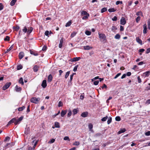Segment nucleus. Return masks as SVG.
Instances as JSON below:
<instances>
[{"label":"nucleus","mask_w":150,"mask_h":150,"mask_svg":"<svg viewBox=\"0 0 150 150\" xmlns=\"http://www.w3.org/2000/svg\"><path fill=\"white\" fill-rule=\"evenodd\" d=\"M122 1H117L116 2V4L117 5H118L119 4H122Z\"/></svg>","instance_id":"3c124183"},{"label":"nucleus","mask_w":150,"mask_h":150,"mask_svg":"<svg viewBox=\"0 0 150 150\" xmlns=\"http://www.w3.org/2000/svg\"><path fill=\"white\" fill-rule=\"evenodd\" d=\"M126 129L125 128L121 129L120 131L118 132V134H120L125 132Z\"/></svg>","instance_id":"412c9836"},{"label":"nucleus","mask_w":150,"mask_h":150,"mask_svg":"<svg viewBox=\"0 0 150 150\" xmlns=\"http://www.w3.org/2000/svg\"><path fill=\"white\" fill-rule=\"evenodd\" d=\"M81 59L80 57H75L71 59V62H76L79 61Z\"/></svg>","instance_id":"1a4fd4ad"},{"label":"nucleus","mask_w":150,"mask_h":150,"mask_svg":"<svg viewBox=\"0 0 150 150\" xmlns=\"http://www.w3.org/2000/svg\"><path fill=\"white\" fill-rule=\"evenodd\" d=\"M99 79V76H96L91 79L92 81H93L97 79Z\"/></svg>","instance_id":"338daca9"},{"label":"nucleus","mask_w":150,"mask_h":150,"mask_svg":"<svg viewBox=\"0 0 150 150\" xmlns=\"http://www.w3.org/2000/svg\"><path fill=\"white\" fill-rule=\"evenodd\" d=\"M69 74H70L69 71H67L66 72L65 76V79H67V78L68 77V76H69Z\"/></svg>","instance_id":"49530a36"},{"label":"nucleus","mask_w":150,"mask_h":150,"mask_svg":"<svg viewBox=\"0 0 150 150\" xmlns=\"http://www.w3.org/2000/svg\"><path fill=\"white\" fill-rule=\"evenodd\" d=\"M99 37L100 40L102 42H105L106 40V36L103 33H98Z\"/></svg>","instance_id":"f03ea898"},{"label":"nucleus","mask_w":150,"mask_h":150,"mask_svg":"<svg viewBox=\"0 0 150 150\" xmlns=\"http://www.w3.org/2000/svg\"><path fill=\"white\" fill-rule=\"evenodd\" d=\"M145 103L147 105L150 104V99L146 100V101Z\"/></svg>","instance_id":"0e129e2a"},{"label":"nucleus","mask_w":150,"mask_h":150,"mask_svg":"<svg viewBox=\"0 0 150 150\" xmlns=\"http://www.w3.org/2000/svg\"><path fill=\"white\" fill-rule=\"evenodd\" d=\"M88 114V112H82L81 116L83 117H87Z\"/></svg>","instance_id":"9d476101"},{"label":"nucleus","mask_w":150,"mask_h":150,"mask_svg":"<svg viewBox=\"0 0 150 150\" xmlns=\"http://www.w3.org/2000/svg\"><path fill=\"white\" fill-rule=\"evenodd\" d=\"M54 126L55 127L59 128L60 125L59 123L57 122H55L54 123Z\"/></svg>","instance_id":"7c9ffc66"},{"label":"nucleus","mask_w":150,"mask_h":150,"mask_svg":"<svg viewBox=\"0 0 150 150\" xmlns=\"http://www.w3.org/2000/svg\"><path fill=\"white\" fill-rule=\"evenodd\" d=\"M75 74V73H73L71 75H70V80L71 81L72 80L73 76Z\"/></svg>","instance_id":"6e6d98bb"},{"label":"nucleus","mask_w":150,"mask_h":150,"mask_svg":"<svg viewBox=\"0 0 150 150\" xmlns=\"http://www.w3.org/2000/svg\"><path fill=\"white\" fill-rule=\"evenodd\" d=\"M120 38V36L119 34H117L115 36V38L116 39H119Z\"/></svg>","instance_id":"2f4dec72"},{"label":"nucleus","mask_w":150,"mask_h":150,"mask_svg":"<svg viewBox=\"0 0 150 150\" xmlns=\"http://www.w3.org/2000/svg\"><path fill=\"white\" fill-rule=\"evenodd\" d=\"M136 41L139 44L142 45V40L140 39L139 37H137L136 38Z\"/></svg>","instance_id":"dca6fc26"},{"label":"nucleus","mask_w":150,"mask_h":150,"mask_svg":"<svg viewBox=\"0 0 150 150\" xmlns=\"http://www.w3.org/2000/svg\"><path fill=\"white\" fill-rule=\"evenodd\" d=\"M46 82L47 81L46 80H44L43 81L41 84V86L43 88H45L47 86V84Z\"/></svg>","instance_id":"0eeeda50"},{"label":"nucleus","mask_w":150,"mask_h":150,"mask_svg":"<svg viewBox=\"0 0 150 150\" xmlns=\"http://www.w3.org/2000/svg\"><path fill=\"white\" fill-rule=\"evenodd\" d=\"M11 83L10 82L7 83L3 87V90H5L8 88L11 85Z\"/></svg>","instance_id":"20e7f679"},{"label":"nucleus","mask_w":150,"mask_h":150,"mask_svg":"<svg viewBox=\"0 0 150 150\" xmlns=\"http://www.w3.org/2000/svg\"><path fill=\"white\" fill-rule=\"evenodd\" d=\"M71 20L69 21L66 24L65 26L66 27H68L70 26L71 25Z\"/></svg>","instance_id":"c85d7f7f"},{"label":"nucleus","mask_w":150,"mask_h":150,"mask_svg":"<svg viewBox=\"0 0 150 150\" xmlns=\"http://www.w3.org/2000/svg\"><path fill=\"white\" fill-rule=\"evenodd\" d=\"M13 29L14 30L18 31L20 29V27L18 26H13Z\"/></svg>","instance_id":"b1692460"},{"label":"nucleus","mask_w":150,"mask_h":150,"mask_svg":"<svg viewBox=\"0 0 150 150\" xmlns=\"http://www.w3.org/2000/svg\"><path fill=\"white\" fill-rule=\"evenodd\" d=\"M88 127L89 129V130L91 131V132H93V130L92 129V128L93 127V125L91 123L89 124Z\"/></svg>","instance_id":"4468645a"},{"label":"nucleus","mask_w":150,"mask_h":150,"mask_svg":"<svg viewBox=\"0 0 150 150\" xmlns=\"http://www.w3.org/2000/svg\"><path fill=\"white\" fill-rule=\"evenodd\" d=\"M126 23V22L125 18L124 17H122L120 21V24L122 25H124Z\"/></svg>","instance_id":"423d86ee"},{"label":"nucleus","mask_w":150,"mask_h":150,"mask_svg":"<svg viewBox=\"0 0 150 150\" xmlns=\"http://www.w3.org/2000/svg\"><path fill=\"white\" fill-rule=\"evenodd\" d=\"M121 74L120 73H119L117 74L114 77V79H116L117 78L118 76L120 75Z\"/></svg>","instance_id":"052dcab7"},{"label":"nucleus","mask_w":150,"mask_h":150,"mask_svg":"<svg viewBox=\"0 0 150 150\" xmlns=\"http://www.w3.org/2000/svg\"><path fill=\"white\" fill-rule=\"evenodd\" d=\"M3 8V4L0 3V11L2 10Z\"/></svg>","instance_id":"680f3d73"},{"label":"nucleus","mask_w":150,"mask_h":150,"mask_svg":"<svg viewBox=\"0 0 150 150\" xmlns=\"http://www.w3.org/2000/svg\"><path fill=\"white\" fill-rule=\"evenodd\" d=\"M136 15L137 16H141V15L142 16H143L142 13V11H139L138 12H137L136 13Z\"/></svg>","instance_id":"37998d69"},{"label":"nucleus","mask_w":150,"mask_h":150,"mask_svg":"<svg viewBox=\"0 0 150 150\" xmlns=\"http://www.w3.org/2000/svg\"><path fill=\"white\" fill-rule=\"evenodd\" d=\"M78 67V65H77L74 67L73 69V71L74 72L76 71H77V68Z\"/></svg>","instance_id":"864d4df0"},{"label":"nucleus","mask_w":150,"mask_h":150,"mask_svg":"<svg viewBox=\"0 0 150 150\" xmlns=\"http://www.w3.org/2000/svg\"><path fill=\"white\" fill-rule=\"evenodd\" d=\"M23 68L22 66L21 65H19L17 66V70H19Z\"/></svg>","instance_id":"58836bf2"},{"label":"nucleus","mask_w":150,"mask_h":150,"mask_svg":"<svg viewBox=\"0 0 150 150\" xmlns=\"http://www.w3.org/2000/svg\"><path fill=\"white\" fill-rule=\"evenodd\" d=\"M80 143L78 141H75L73 143V145L74 146H78L79 145Z\"/></svg>","instance_id":"393cba45"},{"label":"nucleus","mask_w":150,"mask_h":150,"mask_svg":"<svg viewBox=\"0 0 150 150\" xmlns=\"http://www.w3.org/2000/svg\"><path fill=\"white\" fill-rule=\"evenodd\" d=\"M55 139H51L49 141L48 143L49 144H52L54 143L55 142Z\"/></svg>","instance_id":"79ce46f5"},{"label":"nucleus","mask_w":150,"mask_h":150,"mask_svg":"<svg viewBox=\"0 0 150 150\" xmlns=\"http://www.w3.org/2000/svg\"><path fill=\"white\" fill-rule=\"evenodd\" d=\"M150 52V48H148L146 52V54H148Z\"/></svg>","instance_id":"774afa93"},{"label":"nucleus","mask_w":150,"mask_h":150,"mask_svg":"<svg viewBox=\"0 0 150 150\" xmlns=\"http://www.w3.org/2000/svg\"><path fill=\"white\" fill-rule=\"evenodd\" d=\"M84 49L85 50H89L92 48V47L89 46H84Z\"/></svg>","instance_id":"bb28decb"},{"label":"nucleus","mask_w":150,"mask_h":150,"mask_svg":"<svg viewBox=\"0 0 150 150\" xmlns=\"http://www.w3.org/2000/svg\"><path fill=\"white\" fill-rule=\"evenodd\" d=\"M24 55V53L23 52H21L19 53L18 55L19 58L20 59H22Z\"/></svg>","instance_id":"9b49d317"},{"label":"nucleus","mask_w":150,"mask_h":150,"mask_svg":"<svg viewBox=\"0 0 150 150\" xmlns=\"http://www.w3.org/2000/svg\"><path fill=\"white\" fill-rule=\"evenodd\" d=\"M63 105V103L62 101H60L59 102L58 106L59 107L62 106Z\"/></svg>","instance_id":"603ef678"},{"label":"nucleus","mask_w":150,"mask_h":150,"mask_svg":"<svg viewBox=\"0 0 150 150\" xmlns=\"http://www.w3.org/2000/svg\"><path fill=\"white\" fill-rule=\"evenodd\" d=\"M145 135L147 136H149L150 135V131H148L145 133Z\"/></svg>","instance_id":"e2e57ef3"},{"label":"nucleus","mask_w":150,"mask_h":150,"mask_svg":"<svg viewBox=\"0 0 150 150\" xmlns=\"http://www.w3.org/2000/svg\"><path fill=\"white\" fill-rule=\"evenodd\" d=\"M116 10L114 8H110L108 10V11L109 12H114Z\"/></svg>","instance_id":"f704fd0d"},{"label":"nucleus","mask_w":150,"mask_h":150,"mask_svg":"<svg viewBox=\"0 0 150 150\" xmlns=\"http://www.w3.org/2000/svg\"><path fill=\"white\" fill-rule=\"evenodd\" d=\"M117 18L116 16H114V17L112 18V20L114 21H116L117 20Z\"/></svg>","instance_id":"69168bd1"},{"label":"nucleus","mask_w":150,"mask_h":150,"mask_svg":"<svg viewBox=\"0 0 150 150\" xmlns=\"http://www.w3.org/2000/svg\"><path fill=\"white\" fill-rule=\"evenodd\" d=\"M107 9L106 8L104 7L101 9V13H103L107 11Z\"/></svg>","instance_id":"4c0bfd02"},{"label":"nucleus","mask_w":150,"mask_h":150,"mask_svg":"<svg viewBox=\"0 0 150 150\" xmlns=\"http://www.w3.org/2000/svg\"><path fill=\"white\" fill-rule=\"evenodd\" d=\"M15 90L17 92H20L21 90V87H18L17 85L15 87Z\"/></svg>","instance_id":"aec40b11"},{"label":"nucleus","mask_w":150,"mask_h":150,"mask_svg":"<svg viewBox=\"0 0 150 150\" xmlns=\"http://www.w3.org/2000/svg\"><path fill=\"white\" fill-rule=\"evenodd\" d=\"M67 111V110H62L61 112V116L62 117L64 116L66 114Z\"/></svg>","instance_id":"ddd939ff"},{"label":"nucleus","mask_w":150,"mask_h":150,"mask_svg":"<svg viewBox=\"0 0 150 150\" xmlns=\"http://www.w3.org/2000/svg\"><path fill=\"white\" fill-rule=\"evenodd\" d=\"M33 71L35 72L37 71L38 69V67L37 65H35L33 68Z\"/></svg>","instance_id":"5701e85b"},{"label":"nucleus","mask_w":150,"mask_h":150,"mask_svg":"<svg viewBox=\"0 0 150 150\" xmlns=\"http://www.w3.org/2000/svg\"><path fill=\"white\" fill-rule=\"evenodd\" d=\"M78 111H79V110L78 108L74 109L72 110L73 114L74 115H76L78 113Z\"/></svg>","instance_id":"4be33fe9"},{"label":"nucleus","mask_w":150,"mask_h":150,"mask_svg":"<svg viewBox=\"0 0 150 150\" xmlns=\"http://www.w3.org/2000/svg\"><path fill=\"white\" fill-rule=\"evenodd\" d=\"M112 117H110L108 118L107 121V123L108 125L109 124L112 122Z\"/></svg>","instance_id":"72a5a7b5"},{"label":"nucleus","mask_w":150,"mask_h":150,"mask_svg":"<svg viewBox=\"0 0 150 150\" xmlns=\"http://www.w3.org/2000/svg\"><path fill=\"white\" fill-rule=\"evenodd\" d=\"M72 112L71 110H69V112L67 114V117H70L71 115Z\"/></svg>","instance_id":"09e8293b"},{"label":"nucleus","mask_w":150,"mask_h":150,"mask_svg":"<svg viewBox=\"0 0 150 150\" xmlns=\"http://www.w3.org/2000/svg\"><path fill=\"white\" fill-rule=\"evenodd\" d=\"M111 30L113 32H115L117 29L116 27L115 26H112L111 28Z\"/></svg>","instance_id":"c9c22d12"},{"label":"nucleus","mask_w":150,"mask_h":150,"mask_svg":"<svg viewBox=\"0 0 150 150\" xmlns=\"http://www.w3.org/2000/svg\"><path fill=\"white\" fill-rule=\"evenodd\" d=\"M25 106H23L22 107L19 108L18 110L19 111H22L24 109H25Z\"/></svg>","instance_id":"a19ab883"},{"label":"nucleus","mask_w":150,"mask_h":150,"mask_svg":"<svg viewBox=\"0 0 150 150\" xmlns=\"http://www.w3.org/2000/svg\"><path fill=\"white\" fill-rule=\"evenodd\" d=\"M4 41H9L10 40V38L8 36H6L5 38H4Z\"/></svg>","instance_id":"a18cd8bd"},{"label":"nucleus","mask_w":150,"mask_h":150,"mask_svg":"<svg viewBox=\"0 0 150 150\" xmlns=\"http://www.w3.org/2000/svg\"><path fill=\"white\" fill-rule=\"evenodd\" d=\"M40 99V98H37L35 97H33L31 98L30 101L32 103L37 104L39 102Z\"/></svg>","instance_id":"7ed1b4c3"},{"label":"nucleus","mask_w":150,"mask_h":150,"mask_svg":"<svg viewBox=\"0 0 150 150\" xmlns=\"http://www.w3.org/2000/svg\"><path fill=\"white\" fill-rule=\"evenodd\" d=\"M30 128L29 127H26L25 128V134L26 135H27L29 134L30 133Z\"/></svg>","instance_id":"f8f14e48"},{"label":"nucleus","mask_w":150,"mask_h":150,"mask_svg":"<svg viewBox=\"0 0 150 150\" xmlns=\"http://www.w3.org/2000/svg\"><path fill=\"white\" fill-rule=\"evenodd\" d=\"M89 16V14H87V15H85L82 17L83 20H86L87 19L88 17Z\"/></svg>","instance_id":"473e14b6"},{"label":"nucleus","mask_w":150,"mask_h":150,"mask_svg":"<svg viewBox=\"0 0 150 150\" xmlns=\"http://www.w3.org/2000/svg\"><path fill=\"white\" fill-rule=\"evenodd\" d=\"M108 117L107 116L103 117L101 119V121L103 122H104L107 119H108Z\"/></svg>","instance_id":"ea45409f"},{"label":"nucleus","mask_w":150,"mask_h":150,"mask_svg":"<svg viewBox=\"0 0 150 150\" xmlns=\"http://www.w3.org/2000/svg\"><path fill=\"white\" fill-rule=\"evenodd\" d=\"M99 83V81H94L93 84L95 85H97Z\"/></svg>","instance_id":"bf43d9fd"},{"label":"nucleus","mask_w":150,"mask_h":150,"mask_svg":"<svg viewBox=\"0 0 150 150\" xmlns=\"http://www.w3.org/2000/svg\"><path fill=\"white\" fill-rule=\"evenodd\" d=\"M33 28L32 27H30L27 28L26 26H24L22 29V31L24 33V34L27 33V35H29L33 31Z\"/></svg>","instance_id":"f257e3e1"},{"label":"nucleus","mask_w":150,"mask_h":150,"mask_svg":"<svg viewBox=\"0 0 150 150\" xmlns=\"http://www.w3.org/2000/svg\"><path fill=\"white\" fill-rule=\"evenodd\" d=\"M64 140H68L69 141L70 140L69 139V138L68 136H65L64 138Z\"/></svg>","instance_id":"4d7b16f0"},{"label":"nucleus","mask_w":150,"mask_h":150,"mask_svg":"<svg viewBox=\"0 0 150 150\" xmlns=\"http://www.w3.org/2000/svg\"><path fill=\"white\" fill-rule=\"evenodd\" d=\"M23 118V117L22 116L20 117L17 120H16V121L15 122V125H17L22 120Z\"/></svg>","instance_id":"6e6552de"},{"label":"nucleus","mask_w":150,"mask_h":150,"mask_svg":"<svg viewBox=\"0 0 150 150\" xmlns=\"http://www.w3.org/2000/svg\"><path fill=\"white\" fill-rule=\"evenodd\" d=\"M13 47V45H12L5 52V53H7L8 52L10 51L11 50H12Z\"/></svg>","instance_id":"cd10ccee"},{"label":"nucleus","mask_w":150,"mask_h":150,"mask_svg":"<svg viewBox=\"0 0 150 150\" xmlns=\"http://www.w3.org/2000/svg\"><path fill=\"white\" fill-rule=\"evenodd\" d=\"M81 16H83L87 15V14H89L86 11L84 10H83L81 12Z\"/></svg>","instance_id":"f3484780"},{"label":"nucleus","mask_w":150,"mask_h":150,"mask_svg":"<svg viewBox=\"0 0 150 150\" xmlns=\"http://www.w3.org/2000/svg\"><path fill=\"white\" fill-rule=\"evenodd\" d=\"M138 81L139 83H140L142 82L141 79L140 78V76L137 77Z\"/></svg>","instance_id":"5fc2aeb1"},{"label":"nucleus","mask_w":150,"mask_h":150,"mask_svg":"<svg viewBox=\"0 0 150 150\" xmlns=\"http://www.w3.org/2000/svg\"><path fill=\"white\" fill-rule=\"evenodd\" d=\"M18 82L19 83L21 84V85H23L24 84V82H23V79L22 77L20 78V79L19 80Z\"/></svg>","instance_id":"a878e982"},{"label":"nucleus","mask_w":150,"mask_h":150,"mask_svg":"<svg viewBox=\"0 0 150 150\" xmlns=\"http://www.w3.org/2000/svg\"><path fill=\"white\" fill-rule=\"evenodd\" d=\"M141 17L139 16H138L136 19V21L137 23H138L139 21L140 20Z\"/></svg>","instance_id":"c03bdc74"},{"label":"nucleus","mask_w":150,"mask_h":150,"mask_svg":"<svg viewBox=\"0 0 150 150\" xmlns=\"http://www.w3.org/2000/svg\"><path fill=\"white\" fill-rule=\"evenodd\" d=\"M148 28L150 30V18L147 21Z\"/></svg>","instance_id":"e433bc0d"},{"label":"nucleus","mask_w":150,"mask_h":150,"mask_svg":"<svg viewBox=\"0 0 150 150\" xmlns=\"http://www.w3.org/2000/svg\"><path fill=\"white\" fill-rule=\"evenodd\" d=\"M52 76L51 74H50L48 77L47 81L50 82L52 81Z\"/></svg>","instance_id":"a211bd4d"},{"label":"nucleus","mask_w":150,"mask_h":150,"mask_svg":"<svg viewBox=\"0 0 150 150\" xmlns=\"http://www.w3.org/2000/svg\"><path fill=\"white\" fill-rule=\"evenodd\" d=\"M85 33L87 35H91V32L88 31H86L85 32Z\"/></svg>","instance_id":"13d9d810"},{"label":"nucleus","mask_w":150,"mask_h":150,"mask_svg":"<svg viewBox=\"0 0 150 150\" xmlns=\"http://www.w3.org/2000/svg\"><path fill=\"white\" fill-rule=\"evenodd\" d=\"M76 33L75 32H73L71 34V38L74 37L76 35Z\"/></svg>","instance_id":"de8ad7c7"},{"label":"nucleus","mask_w":150,"mask_h":150,"mask_svg":"<svg viewBox=\"0 0 150 150\" xmlns=\"http://www.w3.org/2000/svg\"><path fill=\"white\" fill-rule=\"evenodd\" d=\"M17 0H12L11 2L10 5L11 6H13L16 2Z\"/></svg>","instance_id":"c756f323"},{"label":"nucleus","mask_w":150,"mask_h":150,"mask_svg":"<svg viewBox=\"0 0 150 150\" xmlns=\"http://www.w3.org/2000/svg\"><path fill=\"white\" fill-rule=\"evenodd\" d=\"M115 120L117 121H119L121 120V118L119 116H117L115 117Z\"/></svg>","instance_id":"8fccbe9b"},{"label":"nucleus","mask_w":150,"mask_h":150,"mask_svg":"<svg viewBox=\"0 0 150 150\" xmlns=\"http://www.w3.org/2000/svg\"><path fill=\"white\" fill-rule=\"evenodd\" d=\"M30 53L31 54H33V55H34V56H37L38 55V53H37L36 52H35L34 51H32L31 50H30Z\"/></svg>","instance_id":"2eb2a0df"},{"label":"nucleus","mask_w":150,"mask_h":150,"mask_svg":"<svg viewBox=\"0 0 150 150\" xmlns=\"http://www.w3.org/2000/svg\"><path fill=\"white\" fill-rule=\"evenodd\" d=\"M143 33L144 34H146L147 33L148 31L146 24H144L143 25Z\"/></svg>","instance_id":"39448f33"},{"label":"nucleus","mask_w":150,"mask_h":150,"mask_svg":"<svg viewBox=\"0 0 150 150\" xmlns=\"http://www.w3.org/2000/svg\"><path fill=\"white\" fill-rule=\"evenodd\" d=\"M150 73V71H148L144 73L143 74L144 75V76H145V77H148Z\"/></svg>","instance_id":"6ab92c4d"}]
</instances>
